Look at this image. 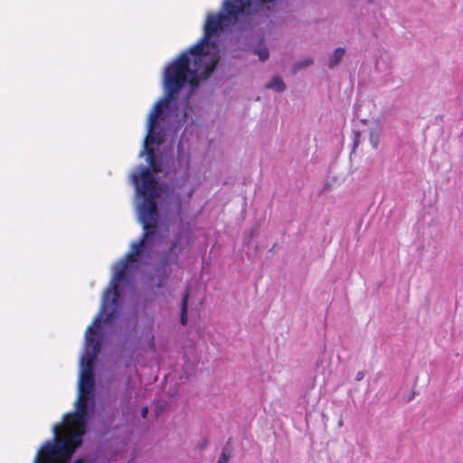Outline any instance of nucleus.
Listing matches in <instances>:
<instances>
[{
	"instance_id": "8",
	"label": "nucleus",
	"mask_w": 463,
	"mask_h": 463,
	"mask_svg": "<svg viewBox=\"0 0 463 463\" xmlns=\"http://www.w3.org/2000/svg\"><path fill=\"white\" fill-rule=\"evenodd\" d=\"M100 454H101V445L99 444L95 449L91 450L90 452L84 451L81 455H80L71 463H98Z\"/></svg>"
},
{
	"instance_id": "19",
	"label": "nucleus",
	"mask_w": 463,
	"mask_h": 463,
	"mask_svg": "<svg viewBox=\"0 0 463 463\" xmlns=\"http://www.w3.org/2000/svg\"><path fill=\"white\" fill-rule=\"evenodd\" d=\"M364 375H365L364 371H359L355 375V381L356 382L362 381L364 379Z\"/></svg>"
},
{
	"instance_id": "18",
	"label": "nucleus",
	"mask_w": 463,
	"mask_h": 463,
	"mask_svg": "<svg viewBox=\"0 0 463 463\" xmlns=\"http://www.w3.org/2000/svg\"><path fill=\"white\" fill-rule=\"evenodd\" d=\"M149 412V409L147 406H144L140 411V416L142 419H146Z\"/></svg>"
},
{
	"instance_id": "17",
	"label": "nucleus",
	"mask_w": 463,
	"mask_h": 463,
	"mask_svg": "<svg viewBox=\"0 0 463 463\" xmlns=\"http://www.w3.org/2000/svg\"><path fill=\"white\" fill-rule=\"evenodd\" d=\"M209 444V440L207 438H203L198 443H197V449L200 450V451H203L204 450L207 446Z\"/></svg>"
},
{
	"instance_id": "21",
	"label": "nucleus",
	"mask_w": 463,
	"mask_h": 463,
	"mask_svg": "<svg viewBox=\"0 0 463 463\" xmlns=\"http://www.w3.org/2000/svg\"><path fill=\"white\" fill-rule=\"evenodd\" d=\"M367 121H368L367 119H361V123H363V124H364V125H366V124H367Z\"/></svg>"
},
{
	"instance_id": "12",
	"label": "nucleus",
	"mask_w": 463,
	"mask_h": 463,
	"mask_svg": "<svg viewBox=\"0 0 463 463\" xmlns=\"http://www.w3.org/2000/svg\"><path fill=\"white\" fill-rule=\"evenodd\" d=\"M380 133V128H371L369 131V141L374 149H376L379 146Z\"/></svg>"
},
{
	"instance_id": "6",
	"label": "nucleus",
	"mask_w": 463,
	"mask_h": 463,
	"mask_svg": "<svg viewBox=\"0 0 463 463\" xmlns=\"http://www.w3.org/2000/svg\"><path fill=\"white\" fill-rule=\"evenodd\" d=\"M138 324V318L136 312L128 314L120 320V333L134 335Z\"/></svg>"
},
{
	"instance_id": "4",
	"label": "nucleus",
	"mask_w": 463,
	"mask_h": 463,
	"mask_svg": "<svg viewBox=\"0 0 463 463\" xmlns=\"http://www.w3.org/2000/svg\"><path fill=\"white\" fill-rule=\"evenodd\" d=\"M118 410L115 406H103L97 413L92 423V432L95 438L102 443L113 439L117 437L118 424L117 423V415Z\"/></svg>"
},
{
	"instance_id": "16",
	"label": "nucleus",
	"mask_w": 463,
	"mask_h": 463,
	"mask_svg": "<svg viewBox=\"0 0 463 463\" xmlns=\"http://www.w3.org/2000/svg\"><path fill=\"white\" fill-rule=\"evenodd\" d=\"M313 62H314V61H313V59H311V58H307V59H306V60H303V61H301L297 62L296 64H294V66H293V68H292V71H293V72H296V71H297V70L300 69L301 67H303V66H308V65H311V64H313Z\"/></svg>"
},
{
	"instance_id": "2",
	"label": "nucleus",
	"mask_w": 463,
	"mask_h": 463,
	"mask_svg": "<svg viewBox=\"0 0 463 463\" xmlns=\"http://www.w3.org/2000/svg\"><path fill=\"white\" fill-rule=\"evenodd\" d=\"M182 241V232L175 234L170 247L160 252L152 271L146 276V282L150 288L160 289L165 287L171 273L181 268L179 256L185 250Z\"/></svg>"
},
{
	"instance_id": "3",
	"label": "nucleus",
	"mask_w": 463,
	"mask_h": 463,
	"mask_svg": "<svg viewBox=\"0 0 463 463\" xmlns=\"http://www.w3.org/2000/svg\"><path fill=\"white\" fill-rule=\"evenodd\" d=\"M78 385H80V383ZM83 387H85V385L78 386V399L75 402V412L64 416V418L70 415L74 416L75 420L79 421L81 426L80 431L74 432L70 437V447L74 451L82 447L86 430L95 412V400L93 395H90L87 400L82 399Z\"/></svg>"
},
{
	"instance_id": "5",
	"label": "nucleus",
	"mask_w": 463,
	"mask_h": 463,
	"mask_svg": "<svg viewBox=\"0 0 463 463\" xmlns=\"http://www.w3.org/2000/svg\"><path fill=\"white\" fill-rule=\"evenodd\" d=\"M60 425L55 424L52 428L53 438L52 439L47 440L42 447V450L46 452L47 454L52 455L53 452H58L60 454H65L68 450V440L66 439H57L56 437L58 435Z\"/></svg>"
},
{
	"instance_id": "20",
	"label": "nucleus",
	"mask_w": 463,
	"mask_h": 463,
	"mask_svg": "<svg viewBox=\"0 0 463 463\" xmlns=\"http://www.w3.org/2000/svg\"><path fill=\"white\" fill-rule=\"evenodd\" d=\"M256 231H257V227H256V226H254V227H252V228L250 229V237H253V236L255 235Z\"/></svg>"
},
{
	"instance_id": "9",
	"label": "nucleus",
	"mask_w": 463,
	"mask_h": 463,
	"mask_svg": "<svg viewBox=\"0 0 463 463\" xmlns=\"http://www.w3.org/2000/svg\"><path fill=\"white\" fill-rule=\"evenodd\" d=\"M190 298V289L186 288L184 290L182 299H181V307H180V323L183 326H186L188 322V303Z\"/></svg>"
},
{
	"instance_id": "24",
	"label": "nucleus",
	"mask_w": 463,
	"mask_h": 463,
	"mask_svg": "<svg viewBox=\"0 0 463 463\" xmlns=\"http://www.w3.org/2000/svg\"><path fill=\"white\" fill-rule=\"evenodd\" d=\"M367 2H368L369 4H372V3L373 2V0H367Z\"/></svg>"
},
{
	"instance_id": "14",
	"label": "nucleus",
	"mask_w": 463,
	"mask_h": 463,
	"mask_svg": "<svg viewBox=\"0 0 463 463\" xmlns=\"http://www.w3.org/2000/svg\"><path fill=\"white\" fill-rule=\"evenodd\" d=\"M254 53L259 56V59L261 61H264L269 59V52L267 47H259L254 50Z\"/></svg>"
},
{
	"instance_id": "10",
	"label": "nucleus",
	"mask_w": 463,
	"mask_h": 463,
	"mask_svg": "<svg viewBox=\"0 0 463 463\" xmlns=\"http://www.w3.org/2000/svg\"><path fill=\"white\" fill-rule=\"evenodd\" d=\"M265 88L268 90H273L278 93H282L286 90L287 86L279 75H274L271 79L266 83Z\"/></svg>"
},
{
	"instance_id": "22",
	"label": "nucleus",
	"mask_w": 463,
	"mask_h": 463,
	"mask_svg": "<svg viewBox=\"0 0 463 463\" xmlns=\"http://www.w3.org/2000/svg\"><path fill=\"white\" fill-rule=\"evenodd\" d=\"M327 189H328V184H326V185L324 187L323 192H326Z\"/></svg>"
},
{
	"instance_id": "13",
	"label": "nucleus",
	"mask_w": 463,
	"mask_h": 463,
	"mask_svg": "<svg viewBox=\"0 0 463 463\" xmlns=\"http://www.w3.org/2000/svg\"><path fill=\"white\" fill-rule=\"evenodd\" d=\"M232 455V449L227 443L222 449L221 455L219 456L217 463H228Z\"/></svg>"
},
{
	"instance_id": "7",
	"label": "nucleus",
	"mask_w": 463,
	"mask_h": 463,
	"mask_svg": "<svg viewBox=\"0 0 463 463\" xmlns=\"http://www.w3.org/2000/svg\"><path fill=\"white\" fill-rule=\"evenodd\" d=\"M134 335L119 333L117 336V345L121 354H132Z\"/></svg>"
},
{
	"instance_id": "11",
	"label": "nucleus",
	"mask_w": 463,
	"mask_h": 463,
	"mask_svg": "<svg viewBox=\"0 0 463 463\" xmlns=\"http://www.w3.org/2000/svg\"><path fill=\"white\" fill-rule=\"evenodd\" d=\"M345 49L343 48V47H338L336 48L333 54L329 57V60H328V67L330 69H334L335 67H336L342 61L344 55H345Z\"/></svg>"
},
{
	"instance_id": "23",
	"label": "nucleus",
	"mask_w": 463,
	"mask_h": 463,
	"mask_svg": "<svg viewBox=\"0 0 463 463\" xmlns=\"http://www.w3.org/2000/svg\"><path fill=\"white\" fill-rule=\"evenodd\" d=\"M412 398H413V395H410V397H409L408 401H409V402H410V401H411V399H412Z\"/></svg>"
},
{
	"instance_id": "1",
	"label": "nucleus",
	"mask_w": 463,
	"mask_h": 463,
	"mask_svg": "<svg viewBox=\"0 0 463 463\" xmlns=\"http://www.w3.org/2000/svg\"><path fill=\"white\" fill-rule=\"evenodd\" d=\"M146 156L147 165H138L137 173L131 175L132 184L137 197H142L137 205V219L143 227V234L139 241L131 243L132 251L114 266V274L109 287L104 291L99 314L85 333L84 353L80 357V386L90 392L94 390V364L103 345L105 332L103 326L117 319L120 315L119 297L113 288L119 284H128L129 277L125 272L134 266L131 260L142 263L148 255L151 247L160 238L159 222L162 218L167 219L179 215L181 201L175 194L174 189L179 188L184 194L191 196L194 189L184 190L188 180L189 162H182L185 155L181 144L177 146V163L180 169H175L173 157L159 153L151 154L145 144V150L139 156ZM188 159L189 156H186Z\"/></svg>"
},
{
	"instance_id": "15",
	"label": "nucleus",
	"mask_w": 463,
	"mask_h": 463,
	"mask_svg": "<svg viewBox=\"0 0 463 463\" xmlns=\"http://www.w3.org/2000/svg\"><path fill=\"white\" fill-rule=\"evenodd\" d=\"M353 134H354V137H353V148H352V151L354 152L356 150V148L358 147V146L360 145V142H361V132L359 130H356V129H353Z\"/></svg>"
}]
</instances>
